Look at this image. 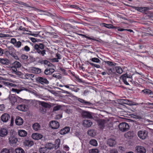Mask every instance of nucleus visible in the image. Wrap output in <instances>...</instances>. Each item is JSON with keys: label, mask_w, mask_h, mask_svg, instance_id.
Here are the masks:
<instances>
[{"label": "nucleus", "mask_w": 153, "mask_h": 153, "mask_svg": "<svg viewBox=\"0 0 153 153\" xmlns=\"http://www.w3.org/2000/svg\"><path fill=\"white\" fill-rule=\"evenodd\" d=\"M70 86H74V85H72V84H69V85H64V86L65 87H66V88H69L71 90V88L70 87H69Z\"/></svg>", "instance_id": "obj_63"}, {"label": "nucleus", "mask_w": 153, "mask_h": 153, "mask_svg": "<svg viewBox=\"0 0 153 153\" xmlns=\"http://www.w3.org/2000/svg\"><path fill=\"white\" fill-rule=\"evenodd\" d=\"M16 67H14L13 65V66L11 67V69L13 73H15L17 70Z\"/></svg>", "instance_id": "obj_56"}, {"label": "nucleus", "mask_w": 153, "mask_h": 153, "mask_svg": "<svg viewBox=\"0 0 153 153\" xmlns=\"http://www.w3.org/2000/svg\"><path fill=\"white\" fill-rule=\"evenodd\" d=\"M45 146L49 151V150H51L53 149V148H54V144L51 143H49L46 144L45 145Z\"/></svg>", "instance_id": "obj_29"}, {"label": "nucleus", "mask_w": 153, "mask_h": 153, "mask_svg": "<svg viewBox=\"0 0 153 153\" xmlns=\"http://www.w3.org/2000/svg\"><path fill=\"white\" fill-rule=\"evenodd\" d=\"M5 107L4 104L0 105V111H3L4 110Z\"/></svg>", "instance_id": "obj_59"}, {"label": "nucleus", "mask_w": 153, "mask_h": 153, "mask_svg": "<svg viewBox=\"0 0 153 153\" xmlns=\"http://www.w3.org/2000/svg\"><path fill=\"white\" fill-rule=\"evenodd\" d=\"M34 76V75L33 74H30L27 73L25 75V79H28L29 77L33 78Z\"/></svg>", "instance_id": "obj_42"}, {"label": "nucleus", "mask_w": 153, "mask_h": 153, "mask_svg": "<svg viewBox=\"0 0 153 153\" xmlns=\"http://www.w3.org/2000/svg\"><path fill=\"white\" fill-rule=\"evenodd\" d=\"M28 70L29 72L36 74H40L42 71L40 68L35 67L30 68Z\"/></svg>", "instance_id": "obj_4"}, {"label": "nucleus", "mask_w": 153, "mask_h": 153, "mask_svg": "<svg viewBox=\"0 0 153 153\" xmlns=\"http://www.w3.org/2000/svg\"><path fill=\"white\" fill-rule=\"evenodd\" d=\"M1 153H10V151L8 149L4 148L2 149Z\"/></svg>", "instance_id": "obj_49"}, {"label": "nucleus", "mask_w": 153, "mask_h": 153, "mask_svg": "<svg viewBox=\"0 0 153 153\" xmlns=\"http://www.w3.org/2000/svg\"><path fill=\"white\" fill-rule=\"evenodd\" d=\"M44 73L46 75H50L51 74L50 72V71H49V69H46Z\"/></svg>", "instance_id": "obj_58"}, {"label": "nucleus", "mask_w": 153, "mask_h": 153, "mask_svg": "<svg viewBox=\"0 0 153 153\" xmlns=\"http://www.w3.org/2000/svg\"><path fill=\"white\" fill-rule=\"evenodd\" d=\"M91 60L92 62L97 63H100V61L99 60V59L97 58H92L91 59Z\"/></svg>", "instance_id": "obj_51"}, {"label": "nucleus", "mask_w": 153, "mask_h": 153, "mask_svg": "<svg viewBox=\"0 0 153 153\" xmlns=\"http://www.w3.org/2000/svg\"><path fill=\"white\" fill-rule=\"evenodd\" d=\"M61 108V106L60 105H58L54 106L53 107V111H56L59 110Z\"/></svg>", "instance_id": "obj_52"}, {"label": "nucleus", "mask_w": 153, "mask_h": 153, "mask_svg": "<svg viewBox=\"0 0 153 153\" xmlns=\"http://www.w3.org/2000/svg\"><path fill=\"white\" fill-rule=\"evenodd\" d=\"M151 91L149 89H145L142 91V92L145 95H151Z\"/></svg>", "instance_id": "obj_32"}, {"label": "nucleus", "mask_w": 153, "mask_h": 153, "mask_svg": "<svg viewBox=\"0 0 153 153\" xmlns=\"http://www.w3.org/2000/svg\"><path fill=\"white\" fill-rule=\"evenodd\" d=\"M32 127L33 129L36 131L39 130L40 126L38 123H36L33 125Z\"/></svg>", "instance_id": "obj_25"}, {"label": "nucleus", "mask_w": 153, "mask_h": 153, "mask_svg": "<svg viewBox=\"0 0 153 153\" xmlns=\"http://www.w3.org/2000/svg\"><path fill=\"white\" fill-rule=\"evenodd\" d=\"M102 25H103L104 27H107L108 28H116V27H115L112 24H105L104 23H102Z\"/></svg>", "instance_id": "obj_30"}, {"label": "nucleus", "mask_w": 153, "mask_h": 153, "mask_svg": "<svg viewBox=\"0 0 153 153\" xmlns=\"http://www.w3.org/2000/svg\"><path fill=\"white\" fill-rule=\"evenodd\" d=\"M13 65L17 68H20L21 66V64L20 62L18 61H15L13 64Z\"/></svg>", "instance_id": "obj_37"}, {"label": "nucleus", "mask_w": 153, "mask_h": 153, "mask_svg": "<svg viewBox=\"0 0 153 153\" xmlns=\"http://www.w3.org/2000/svg\"><path fill=\"white\" fill-rule=\"evenodd\" d=\"M40 153H47L49 151L45 146V147H41L39 149Z\"/></svg>", "instance_id": "obj_31"}, {"label": "nucleus", "mask_w": 153, "mask_h": 153, "mask_svg": "<svg viewBox=\"0 0 153 153\" xmlns=\"http://www.w3.org/2000/svg\"><path fill=\"white\" fill-rule=\"evenodd\" d=\"M149 7H142L140 12L145 13L148 10H149Z\"/></svg>", "instance_id": "obj_45"}, {"label": "nucleus", "mask_w": 153, "mask_h": 153, "mask_svg": "<svg viewBox=\"0 0 153 153\" xmlns=\"http://www.w3.org/2000/svg\"><path fill=\"white\" fill-rule=\"evenodd\" d=\"M24 143L26 146L31 147L33 144V142L31 140H26L24 141Z\"/></svg>", "instance_id": "obj_21"}, {"label": "nucleus", "mask_w": 153, "mask_h": 153, "mask_svg": "<svg viewBox=\"0 0 153 153\" xmlns=\"http://www.w3.org/2000/svg\"><path fill=\"white\" fill-rule=\"evenodd\" d=\"M136 150L137 153H146V150L143 146H137L136 148Z\"/></svg>", "instance_id": "obj_14"}, {"label": "nucleus", "mask_w": 153, "mask_h": 153, "mask_svg": "<svg viewBox=\"0 0 153 153\" xmlns=\"http://www.w3.org/2000/svg\"><path fill=\"white\" fill-rule=\"evenodd\" d=\"M83 125L85 127H90L92 124V122L88 120H84L82 122Z\"/></svg>", "instance_id": "obj_12"}, {"label": "nucleus", "mask_w": 153, "mask_h": 153, "mask_svg": "<svg viewBox=\"0 0 153 153\" xmlns=\"http://www.w3.org/2000/svg\"><path fill=\"white\" fill-rule=\"evenodd\" d=\"M9 139L10 143L13 144L16 143L18 141L17 139L14 136H10Z\"/></svg>", "instance_id": "obj_24"}, {"label": "nucleus", "mask_w": 153, "mask_h": 153, "mask_svg": "<svg viewBox=\"0 0 153 153\" xmlns=\"http://www.w3.org/2000/svg\"><path fill=\"white\" fill-rule=\"evenodd\" d=\"M77 100H78L80 102L84 105H91V103L85 101V100L79 98H77Z\"/></svg>", "instance_id": "obj_18"}, {"label": "nucleus", "mask_w": 153, "mask_h": 153, "mask_svg": "<svg viewBox=\"0 0 153 153\" xmlns=\"http://www.w3.org/2000/svg\"><path fill=\"white\" fill-rule=\"evenodd\" d=\"M127 78L131 79L132 76L129 75L127 74H126L122 75L120 77V78L122 80L124 83L127 85H128L129 84L126 80Z\"/></svg>", "instance_id": "obj_7"}, {"label": "nucleus", "mask_w": 153, "mask_h": 153, "mask_svg": "<svg viewBox=\"0 0 153 153\" xmlns=\"http://www.w3.org/2000/svg\"><path fill=\"white\" fill-rule=\"evenodd\" d=\"M90 144L93 146H96L97 145V140L95 139H91L89 142Z\"/></svg>", "instance_id": "obj_33"}, {"label": "nucleus", "mask_w": 153, "mask_h": 153, "mask_svg": "<svg viewBox=\"0 0 153 153\" xmlns=\"http://www.w3.org/2000/svg\"><path fill=\"white\" fill-rule=\"evenodd\" d=\"M88 134L91 137H94L96 134V132L94 130H89L88 131Z\"/></svg>", "instance_id": "obj_35"}, {"label": "nucleus", "mask_w": 153, "mask_h": 153, "mask_svg": "<svg viewBox=\"0 0 153 153\" xmlns=\"http://www.w3.org/2000/svg\"><path fill=\"white\" fill-rule=\"evenodd\" d=\"M20 98L18 96L16 97L15 96H11L10 97L9 99L10 100L11 102L12 105L14 104L17 101V99Z\"/></svg>", "instance_id": "obj_26"}, {"label": "nucleus", "mask_w": 153, "mask_h": 153, "mask_svg": "<svg viewBox=\"0 0 153 153\" xmlns=\"http://www.w3.org/2000/svg\"><path fill=\"white\" fill-rule=\"evenodd\" d=\"M82 116L85 118H92L93 116L91 113L87 111H83L81 113Z\"/></svg>", "instance_id": "obj_11"}, {"label": "nucleus", "mask_w": 153, "mask_h": 153, "mask_svg": "<svg viewBox=\"0 0 153 153\" xmlns=\"http://www.w3.org/2000/svg\"><path fill=\"white\" fill-rule=\"evenodd\" d=\"M49 125L53 129H56L58 128L59 126V122L56 121H52L50 123Z\"/></svg>", "instance_id": "obj_10"}, {"label": "nucleus", "mask_w": 153, "mask_h": 153, "mask_svg": "<svg viewBox=\"0 0 153 153\" xmlns=\"http://www.w3.org/2000/svg\"><path fill=\"white\" fill-rule=\"evenodd\" d=\"M45 45L41 43L35 44L33 46L36 51L35 52L37 53L40 56H44L46 54V51L44 49Z\"/></svg>", "instance_id": "obj_1"}, {"label": "nucleus", "mask_w": 153, "mask_h": 153, "mask_svg": "<svg viewBox=\"0 0 153 153\" xmlns=\"http://www.w3.org/2000/svg\"><path fill=\"white\" fill-rule=\"evenodd\" d=\"M20 58L22 59L25 60H27L28 59V56L25 54H22L20 56Z\"/></svg>", "instance_id": "obj_50"}, {"label": "nucleus", "mask_w": 153, "mask_h": 153, "mask_svg": "<svg viewBox=\"0 0 153 153\" xmlns=\"http://www.w3.org/2000/svg\"><path fill=\"white\" fill-rule=\"evenodd\" d=\"M89 153H99V151L98 149H91L89 150Z\"/></svg>", "instance_id": "obj_44"}, {"label": "nucleus", "mask_w": 153, "mask_h": 153, "mask_svg": "<svg viewBox=\"0 0 153 153\" xmlns=\"http://www.w3.org/2000/svg\"><path fill=\"white\" fill-rule=\"evenodd\" d=\"M80 35H81V36H82L83 37H85V38L88 39H89V40H94V41H95L97 42H100V41L98 40H97V39H95V38H94V37H92V38L91 37H88V36H87L85 35H84V34H79Z\"/></svg>", "instance_id": "obj_34"}, {"label": "nucleus", "mask_w": 153, "mask_h": 153, "mask_svg": "<svg viewBox=\"0 0 153 153\" xmlns=\"http://www.w3.org/2000/svg\"><path fill=\"white\" fill-rule=\"evenodd\" d=\"M10 42L13 44L15 47L17 48H19L22 45H23L21 42L20 41L17 42L16 39L14 38H13L11 39Z\"/></svg>", "instance_id": "obj_5"}, {"label": "nucleus", "mask_w": 153, "mask_h": 153, "mask_svg": "<svg viewBox=\"0 0 153 153\" xmlns=\"http://www.w3.org/2000/svg\"><path fill=\"white\" fill-rule=\"evenodd\" d=\"M69 7L77 10H81V9L79 7L76 5H70L69 6Z\"/></svg>", "instance_id": "obj_54"}, {"label": "nucleus", "mask_w": 153, "mask_h": 153, "mask_svg": "<svg viewBox=\"0 0 153 153\" xmlns=\"http://www.w3.org/2000/svg\"><path fill=\"white\" fill-rule=\"evenodd\" d=\"M12 36H11L9 34H3L2 33H0V38H4L5 37H10Z\"/></svg>", "instance_id": "obj_48"}, {"label": "nucleus", "mask_w": 153, "mask_h": 153, "mask_svg": "<svg viewBox=\"0 0 153 153\" xmlns=\"http://www.w3.org/2000/svg\"><path fill=\"white\" fill-rule=\"evenodd\" d=\"M32 138L35 140H39L41 139L42 137V135L38 133H33L32 135Z\"/></svg>", "instance_id": "obj_13"}, {"label": "nucleus", "mask_w": 153, "mask_h": 153, "mask_svg": "<svg viewBox=\"0 0 153 153\" xmlns=\"http://www.w3.org/2000/svg\"><path fill=\"white\" fill-rule=\"evenodd\" d=\"M86 62L89 63L92 66H94L97 68H100V65H96L94 64L91 62H89L88 61H87Z\"/></svg>", "instance_id": "obj_55"}, {"label": "nucleus", "mask_w": 153, "mask_h": 153, "mask_svg": "<svg viewBox=\"0 0 153 153\" xmlns=\"http://www.w3.org/2000/svg\"><path fill=\"white\" fill-rule=\"evenodd\" d=\"M23 123V119L19 117H16L15 120V123L18 125L20 126L22 125Z\"/></svg>", "instance_id": "obj_20"}, {"label": "nucleus", "mask_w": 153, "mask_h": 153, "mask_svg": "<svg viewBox=\"0 0 153 153\" xmlns=\"http://www.w3.org/2000/svg\"><path fill=\"white\" fill-rule=\"evenodd\" d=\"M50 62L48 61L47 60H42L40 62V63L42 64H44L46 65H48V63H49Z\"/></svg>", "instance_id": "obj_53"}, {"label": "nucleus", "mask_w": 153, "mask_h": 153, "mask_svg": "<svg viewBox=\"0 0 153 153\" xmlns=\"http://www.w3.org/2000/svg\"><path fill=\"white\" fill-rule=\"evenodd\" d=\"M60 140L59 139H57L55 141V144H54V148L55 149H56L59 147L60 144Z\"/></svg>", "instance_id": "obj_28"}, {"label": "nucleus", "mask_w": 153, "mask_h": 153, "mask_svg": "<svg viewBox=\"0 0 153 153\" xmlns=\"http://www.w3.org/2000/svg\"><path fill=\"white\" fill-rule=\"evenodd\" d=\"M8 134L10 136H14L16 134V132L14 130L11 129L8 132Z\"/></svg>", "instance_id": "obj_46"}, {"label": "nucleus", "mask_w": 153, "mask_h": 153, "mask_svg": "<svg viewBox=\"0 0 153 153\" xmlns=\"http://www.w3.org/2000/svg\"><path fill=\"white\" fill-rule=\"evenodd\" d=\"M107 73L108 75H111L112 73H114V68H108L107 70Z\"/></svg>", "instance_id": "obj_36"}, {"label": "nucleus", "mask_w": 153, "mask_h": 153, "mask_svg": "<svg viewBox=\"0 0 153 153\" xmlns=\"http://www.w3.org/2000/svg\"><path fill=\"white\" fill-rule=\"evenodd\" d=\"M71 90L72 91H74L75 92H77L80 90V89L78 88L74 87L73 88H71Z\"/></svg>", "instance_id": "obj_57"}, {"label": "nucleus", "mask_w": 153, "mask_h": 153, "mask_svg": "<svg viewBox=\"0 0 153 153\" xmlns=\"http://www.w3.org/2000/svg\"><path fill=\"white\" fill-rule=\"evenodd\" d=\"M115 69L117 72L118 74H121L123 72V70L120 67H116Z\"/></svg>", "instance_id": "obj_40"}, {"label": "nucleus", "mask_w": 153, "mask_h": 153, "mask_svg": "<svg viewBox=\"0 0 153 153\" xmlns=\"http://www.w3.org/2000/svg\"><path fill=\"white\" fill-rule=\"evenodd\" d=\"M36 81L42 84H48L49 82L48 80L45 78L42 77H38L36 79Z\"/></svg>", "instance_id": "obj_6"}, {"label": "nucleus", "mask_w": 153, "mask_h": 153, "mask_svg": "<svg viewBox=\"0 0 153 153\" xmlns=\"http://www.w3.org/2000/svg\"><path fill=\"white\" fill-rule=\"evenodd\" d=\"M107 143L109 146L113 147L116 144V142L114 138H110L107 140Z\"/></svg>", "instance_id": "obj_8"}, {"label": "nucleus", "mask_w": 153, "mask_h": 153, "mask_svg": "<svg viewBox=\"0 0 153 153\" xmlns=\"http://www.w3.org/2000/svg\"><path fill=\"white\" fill-rule=\"evenodd\" d=\"M18 135L21 137H25L27 135V132L25 130H19L18 132Z\"/></svg>", "instance_id": "obj_19"}, {"label": "nucleus", "mask_w": 153, "mask_h": 153, "mask_svg": "<svg viewBox=\"0 0 153 153\" xmlns=\"http://www.w3.org/2000/svg\"><path fill=\"white\" fill-rule=\"evenodd\" d=\"M148 132L145 130L139 131L137 133V135L139 137L143 139H145L147 137Z\"/></svg>", "instance_id": "obj_3"}, {"label": "nucleus", "mask_w": 153, "mask_h": 153, "mask_svg": "<svg viewBox=\"0 0 153 153\" xmlns=\"http://www.w3.org/2000/svg\"><path fill=\"white\" fill-rule=\"evenodd\" d=\"M39 104L41 105L45 108H47L48 107V104L45 102H44L39 101Z\"/></svg>", "instance_id": "obj_43"}, {"label": "nucleus", "mask_w": 153, "mask_h": 153, "mask_svg": "<svg viewBox=\"0 0 153 153\" xmlns=\"http://www.w3.org/2000/svg\"><path fill=\"white\" fill-rule=\"evenodd\" d=\"M18 75V76H21L23 74L21 72L19 71H18L17 70L16 72H15V73H14Z\"/></svg>", "instance_id": "obj_62"}, {"label": "nucleus", "mask_w": 153, "mask_h": 153, "mask_svg": "<svg viewBox=\"0 0 153 153\" xmlns=\"http://www.w3.org/2000/svg\"><path fill=\"white\" fill-rule=\"evenodd\" d=\"M125 136L126 138L131 139L134 136L133 132L132 131H128L125 134Z\"/></svg>", "instance_id": "obj_23"}, {"label": "nucleus", "mask_w": 153, "mask_h": 153, "mask_svg": "<svg viewBox=\"0 0 153 153\" xmlns=\"http://www.w3.org/2000/svg\"><path fill=\"white\" fill-rule=\"evenodd\" d=\"M142 7H133V8L135 10L140 12Z\"/></svg>", "instance_id": "obj_61"}, {"label": "nucleus", "mask_w": 153, "mask_h": 153, "mask_svg": "<svg viewBox=\"0 0 153 153\" xmlns=\"http://www.w3.org/2000/svg\"><path fill=\"white\" fill-rule=\"evenodd\" d=\"M10 118V115L6 113L3 114L1 117V120L4 123L7 122Z\"/></svg>", "instance_id": "obj_9"}, {"label": "nucleus", "mask_w": 153, "mask_h": 153, "mask_svg": "<svg viewBox=\"0 0 153 153\" xmlns=\"http://www.w3.org/2000/svg\"><path fill=\"white\" fill-rule=\"evenodd\" d=\"M70 130V128L69 127H65L64 128L62 129L59 131V132L61 134H65L68 133Z\"/></svg>", "instance_id": "obj_16"}, {"label": "nucleus", "mask_w": 153, "mask_h": 153, "mask_svg": "<svg viewBox=\"0 0 153 153\" xmlns=\"http://www.w3.org/2000/svg\"><path fill=\"white\" fill-rule=\"evenodd\" d=\"M8 51L11 53V56H13V51L15 50L14 48L12 46H9L7 47Z\"/></svg>", "instance_id": "obj_39"}, {"label": "nucleus", "mask_w": 153, "mask_h": 153, "mask_svg": "<svg viewBox=\"0 0 153 153\" xmlns=\"http://www.w3.org/2000/svg\"><path fill=\"white\" fill-rule=\"evenodd\" d=\"M119 128L121 131L124 132L128 131L129 128V127L126 123L123 122L119 124Z\"/></svg>", "instance_id": "obj_2"}, {"label": "nucleus", "mask_w": 153, "mask_h": 153, "mask_svg": "<svg viewBox=\"0 0 153 153\" xmlns=\"http://www.w3.org/2000/svg\"><path fill=\"white\" fill-rule=\"evenodd\" d=\"M15 152L16 153H25L24 150L20 147L16 149Z\"/></svg>", "instance_id": "obj_38"}, {"label": "nucleus", "mask_w": 153, "mask_h": 153, "mask_svg": "<svg viewBox=\"0 0 153 153\" xmlns=\"http://www.w3.org/2000/svg\"><path fill=\"white\" fill-rule=\"evenodd\" d=\"M105 121L103 120H100L98 121V124L101 128H103L105 127Z\"/></svg>", "instance_id": "obj_22"}, {"label": "nucleus", "mask_w": 153, "mask_h": 153, "mask_svg": "<svg viewBox=\"0 0 153 153\" xmlns=\"http://www.w3.org/2000/svg\"><path fill=\"white\" fill-rule=\"evenodd\" d=\"M111 153H118V151L116 149L111 150L110 151Z\"/></svg>", "instance_id": "obj_64"}, {"label": "nucleus", "mask_w": 153, "mask_h": 153, "mask_svg": "<svg viewBox=\"0 0 153 153\" xmlns=\"http://www.w3.org/2000/svg\"><path fill=\"white\" fill-rule=\"evenodd\" d=\"M8 133L7 130L6 128H2L0 130V136L4 137L6 136Z\"/></svg>", "instance_id": "obj_17"}, {"label": "nucleus", "mask_w": 153, "mask_h": 153, "mask_svg": "<svg viewBox=\"0 0 153 153\" xmlns=\"http://www.w3.org/2000/svg\"><path fill=\"white\" fill-rule=\"evenodd\" d=\"M104 62L105 63L107 64L109 66H114L116 65V63L115 62H112L105 61H104Z\"/></svg>", "instance_id": "obj_41"}, {"label": "nucleus", "mask_w": 153, "mask_h": 153, "mask_svg": "<svg viewBox=\"0 0 153 153\" xmlns=\"http://www.w3.org/2000/svg\"><path fill=\"white\" fill-rule=\"evenodd\" d=\"M20 4L22 5H23L24 6L27 7H30V6L28 4H27L26 3H24L23 2H22L20 3Z\"/></svg>", "instance_id": "obj_60"}, {"label": "nucleus", "mask_w": 153, "mask_h": 153, "mask_svg": "<svg viewBox=\"0 0 153 153\" xmlns=\"http://www.w3.org/2000/svg\"><path fill=\"white\" fill-rule=\"evenodd\" d=\"M22 51H25L27 52L29 51L30 50V48L27 46H25L24 48H22Z\"/></svg>", "instance_id": "obj_47"}, {"label": "nucleus", "mask_w": 153, "mask_h": 153, "mask_svg": "<svg viewBox=\"0 0 153 153\" xmlns=\"http://www.w3.org/2000/svg\"><path fill=\"white\" fill-rule=\"evenodd\" d=\"M0 62L4 65H8L10 62L8 59L4 58H0Z\"/></svg>", "instance_id": "obj_27"}, {"label": "nucleus", "mask_w": 153, "mask_h": 153, "mask_svg": "<svg viewBox=\"0 0 153 153\" xmlns=\"http://www.w3.org/2000/svg\"><path fill=\"white\" fill-rule=\"evenodd\" d=\"M17 108L20 111H26L27 110V106L25 105H20L17 106Z\"/></svg>", "instance_id": "obj_15"}]
</instances>
